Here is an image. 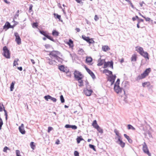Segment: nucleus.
I'll return each instance as SVG.
<instances>
[{
    "label": "nucleus",
    "mask_w": 156,
    "mask_h": 156,
    "mask_svg": "<svg viewBox=\"0 0 156 156\" xmlns=\"http://www.w3.org/2000/svg\"><path fill=\"white\" fill-rule=\"evenodd\" d=\"M3 52L2 53L3 55L6 58L9 59L10 58V53L6 46H4L2 48Z\"/></svg>",
    "instance_id": "obj_1"
},
{
    "label": "nucleus",
    "mask_w": 156,
    "mask_h": 156,
    "mask_svg": "<svg viewBox=\"0 0 156 156\" xmlns=\"http://www.w3.org/2000/svg\"><path fill=\"white\" fill-rule=\"evenodd\" d=\"M39 32L41 34L45 36L48 39L53 41H54V40L53 37H52L49 36L48 35V33H47V31L43 30H40Z\"/></svg>",
    "instance_id": "obj_2"
},
{
    "label": "nucleus",
    "mask_w": 156,
    "mask_h": 156,
    "mask_svg": "<svg viewBox=\"0 0 156 156\" xmlns=\"http://www.w3.org/2000/svg\"><path fill=\"white\" fill-rule=\"evenodd\" d=\"M60 54V52L58 51H53L51 52L49 55L51 58L54 57L56 58Z\"/></svg>",
    "instance_id": "obj_3"
},
{
    "label": "nucleus",
    "mask_w": 156,
    "mask_h": 156,
    "mask_svg": "<svg viewBox=\"0 0 156 156\" xmlns=\"http://www.w3.org/2000/svg\"><path fill=\"white\" fill-rule=\"evenodd\" d=\"M143 151L147 154L149 156H151V154L150 153L147 145L145 142L143 144Z\"/></svg>",
    "instance_id": "obj_4"
},
{
    "label": "nucleus",
    "mask_w": 156,
    "mask_h": 156,
    "mask_svg": "<svg viewBox=\"0 0 156 156\" xmlns=\"http://www.w3.org/2000/svg\"><path fill=\"white\" fill-rule=\"evenodd\" d=\"M14 35L16 37L15 41L17 44L18 45L21 44V39L18 33L15 32L14 33Z\"/></svg>",
    "instance_id": "obj_5"
},
{
    "label": "nucleus",
    "mask_w": 156,
    "mask_h": 156,
    "mask_svg": "<svg viewBox=\"0 0 156 156\" xmlns=\"http://www.w3.org/2000/svg\"><path fill=\"white\" fill-rule=\"evenodd\" d=\"M75 77L76 80L80 78H83V76L79 71H75L74 72Z\"/></svg>",
    "instance_id": "obj_6"
},
{
    "label": "nucleus",
    "mask_w": 156,
    "mask_h": 156,
    "mask_svg": "<svg viewBox=\"0 0 156 156\" xmlns=\"http://www.w3.org/2000/svg\"><path fill=\"white\" fill-rule=\"evenodd\" d=\"M108 67H111L112 69H113V62H105L104 64L103 68H105Z\"/></svg>",
    "instance_id": "obj_7"
},
{
    "label": "nucleus",
    "mask_w": 156,
    "mask_h": 156,
    "mask_svg": "<svg viewBox=\"0 0 156 156\" xmlns=\"http://www.w3.org/2000/svg\"><path fill=\"white\" fill-rule=\"evenodd\" d=\"M115 75H112L108 77V80L110 82L111 85L113 84L116 78Z\"/></svg>",
    "instance_id": "obj_8"
},
{
    "label": "nucleus",
    "mask_w": 156,
    "mask_h": 156,
    "mask_svg": "<svg viewBox=\"0 0 156 156\" xmlns=\"http://www.w3.org/2000/svg\"><path fill=\"white\" fill-rule=\"evenodd\" d=\"M116 142L119 144L122 147H123L125 146V143H124L122 140L121 138L116 140Z\"/></svg>",
    "instance_id": "obj_9"
},
{
    "label": "nucleus",
    "mask_w": 156,
    "mask_h": 156,
    "mask_svg": "<svg viewBox=\"0 0 156 156\" xmlns=\"http://www.w3.org/2000/svg\"><path fill=\"white\" fill-rule=\"evenodd\" d=\"M114 89L115 92L117 93H119L122 91V89L120 88L119 85H117L116 84H115Z\"/></svg>",
    "instance_id": "obj_10"
},
{
    "label": "nucleus",
    "mask_w": 156,
    "mask_h": 156,
    "mask_svg": "<svg viewBox=\"0 0 156 156\" xmlns=\"http://www.w3.org/2000/svg\"><path fill=\"white\" fill-rule=\"evenodd\" d=\"M19 129L20 132L23 134H25V131L24 129V125L23 124H22L19 127Z\"/></svg>",
    "instance_id": "obj_11"
},
{
    "label": "nucleus",
    "mask_w": 156,
    "mask_h": 156,
    "mask_svg": "<svg viewBox=\"0 0 156 156\" xmlns=\"http://www.w3.org/2000/svg\"><path fill=\"white\" fill-rule=\"evenodd\" d=\"M103 73H105L106 75L109 76L112 75V72L107 69H105L103 71Z\"/></svg>",
    "instance_id": "obj_12"
},
{
    "label": "nucleus",
    "mask_w": 156,
    "mask_h": 156,
    "mask_svg": "<svg viewBox=\"0 0 156 156\" xmlns=\"http://www.w3.org/2000/svg\"><path fill=\"white\" fill-rule=\"evenodd\" d=\"M92 91L91 90H89L87 89H85L84 90V94L87 96L90 95Z\"/></svg>",
    "instance_id": "obj_13"
},
{
    "label": "nucleus",
    "mask_w": 156,
    "mask_h": 156,
    "mask_svg": "<svg viewBox=\"0 0 156 156\" xmlns=\"http://www.w3.org/2000/svg\"><path fill=\"white\" fill-rule=\"evenodd\" d=\"M135 48L137 52H139L140 54H141L144 51L143 48L139 46L136 47Z\"/></svg>",
    "instance_id": "obj_14"
},
{
    "label": "nucleus",
    "mask_w": 156,
    "mask_h": 156,
    "mask_svg": "<svg viewBox=\"0 0 156 156\" xmlns=\"http://www.w3.org/2000/svg\"><path fill=\"white\" fill-rule=\"evenodd\" d=\"M86 69L87 72L90 74L92 77L93 79H94L95 77V76L93 73L89 69L87 68H86Z\"/></svg>",
    "instance_id": "obj_15"
},
{
    "label": "nucleus",
    "mask_w": 156,
    "mask_h": 156,
    "mask_svg": "<svg viewBox=\"0 0 156 156\" xmlns=\"http://www.w3.org/2000/svg\"><path fill=\"white\" fill-rule=\"evenodd\" d=\"M146 76L143 73L140 75H139L136 78L137 80H140L145 78Z\"/></svg>",
    "instance_id": "obj_16"
},
{
    "label": "nucleus",
    "mask_w": 156,
    "mask_h": 156,
    "mask_svg": "<svg viewBox=\"0 0 156 156\" xmlns=\"http://www.w3.org/2000/svg\"><path fill=\"white\" fill-rule=\"evenodd\" d=\"M114 132L116 135V136L115 138V140H116L119 138H121L118 131H117L116 129H115L114 130Z\"/></svg>",
    "instance_id": "obj_17"
},
{
    "label": "nucleus",
    "mask_w": 156,
    "mask_h": 156,
    "mask_svg": "<svg viewBox=\"0 0 156 156\" xmlns=\"http://www.w3.org/2000/svg\"><path fill=\"white\" fill-rule=\"evenodd\" d=\"M145 58H147L148 59H149L148 57V54L147 52H144V51L140 54Z\"/></svg>",
    "instance_id": "obj_18"
},
{
    "label": "nucleus",
    "mask_w": 156,
    "mask_h": 156,
    "mask_svg": "<svg viewBox=\"0 0 156 156\" xmlns=\"http://www.w3.org/2000/svg\"><path fill=\"white\" fill-rule=\"evenodd\" d=\"M102 50L104 51H106L110 50V48L107 45H104L102 47Z\"/></svg>",
    "instance_id": "obj_19"
},
{
    "label": "nucleus",
    "mask_w": 156,
    "mask_h": 156,
    "mask_svg": "<svg viewBox=\"0 0 156 156\" xmlns=\"http://www.w3.org/2000/svg\"><path fill=\"white\" fill-rule=\"evenodd\" d=\"M136 58L137 55L134 54L132 55L131 58V61L135 62L136 60Z\"/></svg>",
    "instance_id": "obj_20"
},
{
    "label": "nucleus",
    "mask_w": 156,
    "mask_h": 156,
    "mask_svg": "<svg viewBox=\"0 0 156 156\" xmlns=\"http://www.w3.org/2000/svg\"><path fill=\"white\" fill-rule=\"evenodd\" d=\"M151 71V69L150 68H148L145 70L143 73L146 75V76H147L148 75L149 73H150Z\"/></svg>",
    "instance_id": "obj_21"
},
{
    "label": "nucleus",
    "mask_w": 156,
    "mask_h": 156,
    "mask_svg": "<svg viewBox=\"0 0 156 156\" xmlns=\"http://www.w3.org/2000/svg\"><path fill=\"white\" fill-rule=\"evenodd\" d=\"M74 46L73 44V42L71 39H69V48H71L72 49H73V48Z\"/></svg>",
    "instance_id": "obj_22"
},
{
    "label": "nucleus",
    "mask_w": 156,
    "mask_h": 156,
    "mask_svg": "<svg viewBox=\"0 0 156 156\" xmlns=\"http://www.w3.org/2000/svg\"><path fill=\"white\" fill-rule=\"evenodd\" d=\"M59 34V32L57 31L54 30L52 32V35L55 37H57L58 36Z\"/></svg>",
    "instance_id": "obj_23"
},
{
    "label": "nucleus",
    "mask_w": 156,
    "mask_h": 156,
    "mask_svg": "<svg viewBox=\"0 0 156 156\" xmlns=\"http://www.w3.org/2000/svg\"><path fill=\"white\" fill-rule=\"evenodd\" d=\"M10 25L9 23L7 22L5 23V25L3 27V29H8L10 27Z\"/></svg>",
    "instance_id": "obj_24"
},
{
    "label": "nucleus",
    "mask_w": 156,
    "mask_h": 156,
    "mask_svg": "<svg viewBox=\"0 0 156 156\" xmlns=\"http://www.w3.org/2000/svg\"><path fill=\"white\" fill-rule=\"evenodd\" d=\"M124 136L128 140V142L130 143H132V140L129 137V136H127L126 134H124Z\"/></svg>",
    "instance_id": "obj_25"
},
{
    "label": "nucleus",
    "mask_w": 156,
    "mask_h": 156,
    "mask_svg": "<svg viewBox=\"0 0 156 156\" xmlns=\"http://www.w3.org/2000/svg\"><path fill=\"white\" fill-rule=\"evenodd\" d=\"M105 61L104 59L101 60L100 59L98 61V65L99 66H101L104 63H105Z\"/></svg>",
    "instance_id": "obj_26"
},
{
    "label": "nucleus",
    "mask_w": 156,
    "mask_h": 156,
    "mask_svg": "<svg viewBox=\"0 0 156 156\" xmlns=\"http://www.w3.org/2000/svg\"><path fill=\"white\" fill-rule=\"evenodd\" d=\"M82 78H80L78 79H77L79 83V86L80 87L82 86L83 85V81L82 80Z\"/></svg>",
    "instance_id": "obj_27"
},
{
    "label": "nucleus",
    "mask_w": 156,
    "mask_h": 156,
    "mask_svg": "<svg viewBox=\"0 0 156 156\" xmlns=\"http://www.w3.org/2000/svg\"><path fill=\"white\" fill-rule=\"evenodd\" d=\"M92 125L95 129L98 128L99 126L98 125L97 121L96 120H95L93 121Z\"/></svg>",
    "instance_id": "obj_28"
},
{
    "label": "nucleus",
    "mask_w": 156,
    "mask_h": 156,
    "mask_svg": "<svg viewBox=\"0 0 156 156\" xmlns=\"http://www.w3.org/2000/svg\"><path fill=\"white\" fill-rule=\"evenodd\" d=\"M54 18L56 19H58L59 20H60L61 16L58 15V14L54 13L53 14Z\"/></svg>",
    "instance_id": "obj_29"
},
{
    "label": "nucleus",
    "mask_w": 156,
    "mask_h": 156,
    "mask_svg": "<svg viewBox=\"0 0 156 156\" xmlns=\"http://www.w3.org/2000/svg\"><path fill=\"white\" fill-rule=\"evenodd\" d=\"M48 62L50 65L55 64L56 62L55 60H51L49 58L48 59Z\"/></svg>",
    "instance_id": "obj_30"
},
{
    "label": "nucleus",
    "mask_w": 156,
    "mask_h": 156,
    "mask_svg": "<svg viewBox=\"0 0 156 156\" xmlns=\"http://www.w3.org/2000/svg\"><path fill=\"white\" fill-rule=\"evenodd\" d=\"M15 83V81H13L11 83L10 87V90L11 91H12L14 88V85Z\"/></svg>",
    "instance_id": "obj_31"
},
{
    "label": "nucleus",
    "mask_w": 156,
    "mask_h": 156,
    "mask_svg": "<svg viewBox=\"0 0 156 156\" xmlns=\"http://www.w3.org/2000/svg\"><path fill=\"white\" fill-rule=\"evenodd\" d=\"M82 38L84 40L86 41L87 42H88L89 40H90V38L88 37H86L84 35H82Z\"/></svg>",
    "instance_id": "obj_32"
},
{
    "label": "nucleus",
    "mask_w": 156,
    "mask_h": 156,
    "mask_svg": "<svg viewBox=\"0 0 156 156\" xmlns=\"http://www.w3.org/2000/svg\"><path fill=\"white\" fill-rule=\"evenodd\" d=\"M83 140V139L81 136L79 137H78L76 139L77 141L78 144H79L81 141Z\"/></svg>",
    "instance_id": "obj_33"
},
{
    "label": "nucleus",
    "mask_w": 156,
    "mask_h": 156,
    "mask_svg": "<svg viewBox=\"0 0 156 156\" xmlns=\"http://www.w3.org/2000/svg\"><path fill=\"white\" fill-rule=\"evenodd\" d=\"M92 60V58L90 57H87L86 61L87 62H90Z\"/></svg>",
    "instance_id": "obj_34"
},
{
    "label": "nucleus",
    "mask_w": 156,
    "mask_h": 156,
    "mask_svg": "<svg viewBox=\"0 0 156 156\" xmlns=\"http://www.w3.org/2000/svg\"><path fill=\"white\" fill-rule=\"evenodd\" d=\"M78 52L79 54L81 55L83 54V50L82 48H79L78 50Z\"/></svg>",
    "instance_id": "obj_35"
},
{
    "label": "nucleus",
    "mask_w": 156,
    "mask_h": 156,
    "mask_svg": "<svg viewBox=\"0 0 156 156\" xmlns=\"http://www.w3.org/2000/svg\"><path fill=\"white\" fill-rule=\"evenodd\" d=\"M69 128H71L73 129H76L77 128V127L75 125H69Z\"/></svg>",
    "instance_id": "obj_36"
},
{
    "label": "nucleus",
    "mask_w": 156,
    "mask_h": 156,
    "mask_svg": "<svg viewBox=\"0 0 156 156\" xmlns=\"http://www.w3.org/2000/svg\"><path fill=\"white\" fill-rule=\"evenodd\" d=\"M30 146L34 150L35 147V146L34 144V142H32L30 143Z\"/></svg>",
    "instance_id": "obj_37"
},
{
    "label": "nucleus",
    "mask_w": 156,
    "mask_h": 156,
    "mask_svg": "<svg viewBox=\"0 0 156 156\" xmlns=\"http://www.w3.org/2000/svg\"><path fill=\"white\" fill-rule=\"evenodd\" d=\"M128 128L129 129H132L133 130H134L135 129V128L130 125H128Z\"/></svg>",
    "instance_id": "obj_38"
},
{
    "label": "nucleus",
    "mask_w": 156,
    "mask_h": 156,
    "mask_svg": "<svg viewBox=\"0 0 156 156\" xmlns=\"http://www.w3.org/2000/svg\"><path fill=\"white\" fill-rule=\"evenodd\" d=\"M59 69L61 71H62L63 72L65 71V67L63 66H59Z\"/></svg>",
    "instance_id": "obj_39"
},
{
    "label": "nucleus",
    "mask_w": 156,
    "mask_h": 156,
    "mask_svg": "<svg viewBox=\"0 0 156 156\" xmlns=\"http://www.w3.org/2000/svg\"><path fill=\"white\" fill-rule=\"evenodd\" d=\"M32 26L33 28H37L38 24L37 23H33Z\"/></svg>",
    "instance_id": "obj_40"
},
{
    "label": "nucleus",
    "mask_w": 156,
    "mask_h": 156,
    "mask_svg": "<svg viewBox=\"0 0 156 156\" xmlns=\"http://www.w3.org/2000/svg\"><path fill=\"white\" fill-rule=\"evenodd\" d=\"M51 97V96H50L49 95H48L47 96H45L44 97V98L46 101H48V99H50Z\"/></svg>",
    "instance_id": "obj_41"
},
{
    "label": "nucleus",
    "mask_w": 156,
    "mask_h": 156,
    "mask_svg": "<svg viewBox=\"0 0 156 156\" xmlns=\"http://www.w3.org/2000/svg\"><path fill=\"white\" fill-rule=\"evenodd\" d=\"M96 129L99 133H103V130L101 128H100L99 126L98 128H96Z\"/></svg>",
    "instance_id": "obj_42"
},
{
    "label": "nucleus",
    "mask_w": 156,
    "mask_h": 156,
    "mask_svg": "<svg viewBox=\"0 0 156 156\" xmlns=\"http://www.w3.org/2000/svg\"><path fill=\"white\" fill-rule=\"evenodd\" d=\"M89 147L90 148L92 149L94 151H96L94 146L91 144H89Z\"/></svg>",
    "instance_id": "obj_43"
},
{
    "label": "nucleus",
    "mask_w": 156,
    "mask_h": 156,
    "mask_svg": "<svg viewBox=\"0 0 156 156\" xmlns=\"http://www.w3.org/2000/svg\"><path fill=\"white\" fill-rule=\"evenodd\" d=\"M60 99L62 103H63L64 102L65 100L62 95L60 96Z\"/></svg>",
    "instance_id": "obj_44"
},
{
    "label": "nucleus",
    "mask_w": 156,
    "mask_h": 156,
    "mask_svg": "<svg viewBox=\"0 0 156 156\" xmlns=\"http://www.w3.org/2000/svg\"><path fill=\"white\" fill-rule=\"evenodd\" d=\"M88 42L90 44H91L94 43V41L92 38H90V40H89Z\"/></svg>",
    "instance_id": "obj_45"
},
{
    "label": "nucleus",
    "mask_w": 156,
    "mask_h": 156,
    "mask_svg": "<svg viewBox=\"0 0 156 156\" xmlns=\"http://www.w3.org/2000/svg\"><path fill=\"white\" fill-rule=\"evenodd\" d=\"M3 124V122L2 119L0 117V129H1L2 127Z\"/></svg>",
    "instance_id": "obj_46"
},
{
    "label": "nucleus",
    "mask_w": 156,
    "mask_h": 156,
    "mask_svg": "<svg viewBox=\"0 0 156 156\" xmlns=\"http://www.w3.org/2000/svg\"><path fill=\"white\" fill-rule=\"evenodd\" d=\"M53 129V128L49 126L48 127V133H49L51 130H52Z\"/></svg>",
    "instance_id": "obj_47"
},
{
    "label": "nucleus",
    "mask_w": 156,
    "mask_h": 156,
    "mask_svg": "<svg viewBox=\"0 0 156 156\" xmlns=\"http://www.w3.org/2000/svg\"><path fill=\"white\" fill-rule=\"evenodd\" d=\"M50 99L54 102H56L57 101L56 99L55 98L52 97L51 96L50 98Z\"/></svg>",
    "instance_id": "obj_48"
},
{
    "label": "nucleus",
    "mask_w": 156,
    "mask_h": 156,
    "mask_svg": "<svg viewBox=\"0 0 156 156\" xmlns=\"http://www.w3.org/2000/svg\"><path fill=\"white\" fill-rule=\"evenodd\" d=\"M18 61V59L16 61L15 60L14 61L13 65V66H16V65H18V63H17V62Z\"/></svg>",
    "instance_id": "obj_49"
},
{
    "label": "nucleus",
    "mask_w": 156,
    "mask_h": 156,
    "mask_svg": "<svg viewBox=\"0 0 156 156\" xmlns=\"http://www.w3.org/2000/svg\"><path fill=\"white\" fill-rule=\"evenodd\" d=\"M16 156H21L20 155V151L18 150L16 151Z\"/></svg>",
    "instance_id": "obj_50"
},
{
    "label": "nucleus",
    "mask_w": 156,
    "mask_h": 156,
    "mask_svg": "<svg viewBox=\"0 0 156 156\" xmlns=\"http://www.w3.org/2000/svg\"><path fill=\"white\" fill-rule=\"evenodd\" d=\"M56 59H57L58 62H62V59L59 57L58 56L56 58Z\"/></svg>",
    "instance_id": "obj_51"
},
{
    "label": "nucleus",
    "mask_w": 156,
    "mask_h": 156,
    "mask_svg": "<svg viewBox=\"0 0 156 156\" xmlns=\"http://www.w3.org/2000/svg\"><path fill=\"white\" fill-rule=\"evenodd\" d=\"M74 154L75 156H79V153L77 151H75L74 152Z\"/></svg>",
    "instance_id": "obj_52"
},
{
    "label": "nucleus",
    "mask_w": 156,
    "mask_h": 156,
    "mask_svg": "<svg viewBox=\"0 0 156 156\" xmlns=\"http://www.w3.org/2000/svg\"><path fill=\"white\" fill-rule=\"evenodd\" d=\"M8 150H9V148L7 147L6 146L4 148L3 150V151L4 152H6Z\"/></svg>",
    "instance_id": "obj_53"
},
{
    "label": "nucleus",
    "mask_w": 156,
    "mask_h": 156,
    "mask_svg": "<svg viewBox=\"0 0 156 156\" xmlns=\"http://www.w3.org/2000/svg\"><path fill=\"white\" fill-rule=\"evenodd\" d=\"M33 7V5H30L29 7V11L30 12H31L32 11V9Z\"/></svg>",
    "instance_id": "obj_54"
},
{
    "label": "nucleus",
    "mask_w": 156,
    "mask_h": 156,
    "mask_svg": "<svg viewBox=\"0 0 156 156\" xmlns=\"http://www.w3.org/2000/svg\"><path fill=\"white\" fill-rule=\"evenodd\" d=\"M94 19L95 21H97L98 20V17L97 15H95Z\"/></svg>",
    "instance_id": "obj_55"
},
{
    "label": "nucleus",
    "mask_w": 156,
    "mask_h": 156,
    "mask_svg": "<svg viewBox=\"0 0 156 156\" xmlns=\"http://www.w3.org/2000/svg\"><path fill=\"white\" fill-rule=\"evenodd\" d=\"M144 18L145 19L146 21H149L150 20V18L149 17H144Z\"/></svg>",
    "instance_id": "obj_56"
},
{
    "label": "nucleus",
    "mask_w": 156,
    "mask_h": 156,
    "mask_svg": "<svg viewBox=\"0 0 156 156\" xmlns=\"http://www.w3.org/2000/svg\"><path fill=\"white\" fill-rule=\"evenodd\" d=\"M119 79H118L116 83H115V84H116V85H118L119 84Z\"/></svg>",
    "instance_id": "obj_57"
},
{
    "label": "nucleus",
    "mask_w": 156,
    "mask_h": 156,
    "mask_svg": "<svg viewBox=\"0 0 156 156\" xmlns=\"http://www.w3.org/2000/svg\"><path fill=\"white\" fill-rule=\"evenodd\" d=\"M4 1L7 4H9L10 3V2L8 1L7 0H4Z\"/></svg>",
    "instance_id": "obj_58"
},
{
    "label": "nucleus",
    "mask_w": 156,
    "mask_h": 156,
    "mask_svg": "<svg viewBox=\"0 0 156 156\" xmlns=\"http://www.w3.org/2000/svg\"><path fill=\"white\" fill-rule=\"evenodd\" d=\"M59 140L58 139H57L55 142V144H59Z\"/></svg>",
    "instance_id": "obj_59"
},
{
    "label": "nucleus",
    "mask_w": 156,
    "mask_h": 156,
    "mask_svg": "<svg viewBox=\"0 0 156 156\" xmlns=\"http://www.w3.org/2000/svg\"><path fill=\"white\" fill-rule=\"evenodd\" d=\"M17 68H18V69L20 71H22L23 69L21 67H18Z\"/></svg>",
    "instance_id": "obj_60"
},
{
    "label": "nucleus",
    "mask_w": 156,
    "mask_h": 156,
    "mask_svg": "<svg viewBox=\"0 0 156 156\" xmlns=\"http://www.w3.org/2000/svg\"><path fill=\"white\" fill-rule=\"evenodd\" d=\"M76 30V31L77 32H80V29L79 28H76V29H75Z\"/></svg>",
    "instance_id": "obj_61"
},
{
    "label": "nucleus",
    "mask_w": 156,
    "mask_h": 156,
    "mask_svg": "<svg viewBox=\"0 0 156 156\" xmlns=\"http://www.w3.org/2000/svg\"><path fill=\"white\" fill-rule=\"evenodd\" d=\"M147 84V82H144L143 83L142 85L144 87L145 85H146Z\"/></svg>",
    "instance_id": "obj_62"
},
{
    "label": "nucleus",
    "mask_w": 156,
    "mask_h": 156,
    "mask_svg": "<svg viewBox=\"0 0 156 156\" xmlns=\"http://www.w3.org/2000/svg\"><path fill=\"white\" fill-rule=\"evenodd\" d=\"M31 62L33 64H34L35 63V62H34V61L33 59H31Z\"/></svg>",
    "instance_id": "obj_63"
},
{
    "label": "nucleus",
    "mask_w": 156,
    "mask_h": 156,
    "mask_svg": "<svg viewBox=\"0 0 156 156\" xmlns=\"http://www.w3.org/2000/svg\"><path fill=\"white\" fill-rule=\"evenodd\" d=\"M75 0L78 3H80L81 2V0Z\"/></svg>",
    "instance_id": "obj_64"
}]
</instances>
